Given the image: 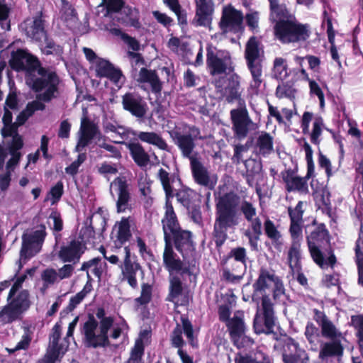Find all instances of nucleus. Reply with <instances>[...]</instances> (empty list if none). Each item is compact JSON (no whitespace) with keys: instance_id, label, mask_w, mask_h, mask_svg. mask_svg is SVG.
<instances>
[{"instance_id":"obj_36","label":"nucleus","mask_w":363,"mask_h":363,"mask_svg":"<svg viewBox=\"0 0 363 363\" xmlns=\"http://www.w3.org/2000/svg\"><path fill=\"white\" fill-rule=\"evenodd\" d=\"M157 178L160 181L165 192L166 199L168 201L169 198L173 197L172 183L174 182V177L166 169L160 168L157 174Z\"/></svg>"},{"instance_id":"obj_43","label":"nucleus","mask_w":363,"mask_h":363,"mask_svg":"<svg viewBox=\"0 0 363 363\" xmlns=\"http://www.w3.org/2000/svg\"><path fill=\"white\" fill-rule=\"evenodd\" d=\"M259 55L258 43L255 37L250 38L245 48V58L247 64L259 62L257 59Z\"/></svg>"},{"instance_id":"obj_23","label":"nucleus","mask_w":363,"mask_h":363,"mask_svg":"<svg viewBox=\"0 0 363 363\" xmlns=\"http://www.w3.org/2000/svg\"><path fill=\"white\" fill-rule=\"evenodd\" d=\"M164 216L162 220L164 240H171V235L180 229L172 206L166 201Z\"/></svg>"},{"instance_id":"obj_5","label":"nucleus","mask_w":363,"mask_h":363,"mask_svg":"<svg viewBox=\"0 0 363 363\" xmlns=\"http://www.w3.org/2000/svg\"><path fill=\"white\" fill-rule=\"evenodd\" d=\"M111 328L110 319L105 318L101 323H98L93 317H89L82 328L84 345L91 348L108 346L109 345L108 332Z\"/></svg>"},{"instance_id":"obj_40","label":"nucleus","mask_w":363,"mask_h":363,"mask_svg":"<svg viewBox=\"0 0 363 363\" xmlns=\"http://www.w3.org/2000/svg\"><path fill=\"white\" fill-rule=\"evenodd\" d=\"M272 76L277 79L284 80L288 75V65L285 58L276 57L273 63Z\"/></svg>"},{"instance_id":"obj_33","label":"nucleus","mask_w":363,"mask_h":363,"mask_svg":"<svg viewBox=\"0 0 363 363\" xmlns=\"http://www.w3.org/2000/svg\"><path fill=\"white\" fill-rule=\"evenodd\" d=\"M230 258H233L235 261L239 262L240 274L233 275V278L230 277V273L229 271L225 270L224 274L228 279L233 280L234 279H240L242 277V272L246 267L247 255L246 250L244 247H236L233 249L230 253Z\"/></svg>"},{"instance_id":"obj_51","label":"nucleus","mask_w":363,"mask_h":363,"mask_svg":"<svg viewBox=\"0 0 363 363\" xmlns=\"http://www.w3.org/2000/svg\"><path fill=\"white\" fill-rule=\"evenodd\" d=\"M152 298V286L147 284L142 285L140 296L135 299L136 306H140L147 304Z\"/></svg>"},{"instance_id":"obj_11","label":"nucleus","mask_w":363,"mask_h":363,"mask_svg":"<svg viewBox=\"0 0 363 363\" xmlns=\"http://www.w3.org/2000/svg\"><path fill=\"white\" fill-rule=\"evenodd\" d=\"M45 226L40 225L36 230L27 231L22 236L21 259H27L38 253L46 236Z\"/></svg>"},{"instance_id":"obj_39","label":"nucleus","mask_w":363,"mask_h":363,"mask_svg":"<svg viewBox=\"0 0 363 363\" xmlns=\"http://www.w3.org/2000/svg\"><path fill=\"white\" fill-rule=\"evenodd\" d=\"M62 7L61 10V18L67 23V26L72 29L76 28L78 23V19L74 9L68 3L62 0Z\"/></svg>"},{"instance_id":"obj_32","label":"nucleus","mask_w":363,"mask_h":363,"mask_svg":"<svg viewBox=\"0 0 363 363\" xmlns=\"http://www.w3.org/2000/svg\"><path fill=\"white\" fill-rule=\"evenodd\" d=\"M270 4V19L277 23L286 21L295 18L287 11L286 6L278 4V0H269Z\"/></svg>"},{"instance_id":"obj_62","label":"nucleus","mask_w":363,"mask_h":363,"mask_svg":"<svg viewBox=\"0 0 363 363\" xmlns=\"http://www.w3.org/2000/svg\"><path fill=\"white\" fill-rule=\"evenodd\" d=\"M182 329L184 335L189 340V343L192 347L196 346V342L194 340L193 326L188 319H182Z\"/></svg>"},{"instance_id":"obj_15","label":"nucleus","mask_w":363,"mask_h":363,"mask_svg":"<svg viewBox=\"0 0 363 363\" xmlns=\"http://www.w3.org/2000/svg\"><path fill=\"white\" fill-rule=\"evenodd\" d=\"M122 105L124 110L138 118L145 116L148 110L143 98L138 93L128 92L122 96Z\"/></svg>"},{"instance_id":"obj_26","label":"nucleus","mask_w":363,"mask_h":363,"mask_svg":"<svg viewBox=\"0 0 363 363\" xmlns=\"http://www.w3.org/2000/svg\"><path fill=\"white\" fill-rule=\"evenodd\" d=\"M240 211L245 218L250 223V227L257 238L262 235V221L256 217L257 211L255 207L249 201H244L241 203Z\"/></svg>"},{"instance_id":"obj_50","label":"nucleus","mask_w":363,"mask_h":363,"mask_svg":"<svg viewBox=\"0 0 363 363\" xmlns=\"http://www.w3.org/2000/svg\"><path fill=\"white\" fill-rule=\"evenodd\" d=\"M194 196V191L191 189H182L176 194L177 201L187 208L191 206L192 199Z\"/></svg>"},{"instance_id":"obj_35","label":"nucleus","mask_w":363,"mask_h":363,"mask_svg":"<svg viewBox=\"0 0 363 363\" xmlns=\"http://www.w3.org/2000/svg\"><path fill=\"white\" fill-rule=\"evenodd\" d=\"M255 148L260 155H269L274 150L273 137L268 133L261 132L257 138Z\"/></svg>"},{"instance_id":"obj_45","label":"nucleus","mask_w":363,"mask_h":363,"mask_svg":"<svg viewBox=\"0 0 363 363\" xmlns=\"http://www.w3.org/2000/svg\"><path fill=\"white\" fill-rule=\"evenodd\" d=\"M130 222L128 218H123L115 228H117V241L122 245L130 237Z\"/></svg>"},{"instance_id":"obj_10","label":"nucleus","mask_w":363,"mask_h":363,"mask_svg":"<svg viewBox=\"0 0 363 363\" xmlns=\"http://www.w3.org/2000/svg\"><path fill=\"white\" fill-rule=\"evenodd\" d=\"M0 312V324L11 323L21 315L29 307L28 293L26 290L18 291Z\"/></svg>"},{"instance_id":"obj_22","label":"nucleus","mask_w":363,"mask_h":363,"mask_svg":"<svg viewBox=\"0 0 363 363\" xmlns=\"http://www.w3.org/2000/svg\"><path fill=\"white\" fill-rule=\"evenodd\" d=\"M190 165L193 177L199 184L210 189L214 187L216 182L211 179L208 170L201 162L199 157L192 158L190 161Z\"/></svg>"},{"instance_id":"obj_7","label":"nucleus","mask_w":363,"mask_h":363,"mask_svg":"<svg viewBox=\"0 0 363 363\" xmlns=\"http://www.w3.org/2000/svg\"><path fill=\"white\" fill-rule=\"evenodd\" d=\"M324 240L328 242V231L325 230L324 225L321 224L307 237L309 252L313 261L321 268H325L328 266L333 267L336 262L335 255L330 254L328 258L325 259L320 250V242Z\"/></svg>"},{"instance_id":"obj_27","label":"nucleus","mask_w":363,"mask_h":363,"mask_svg":"<svg viewBox=\"0 0 363 363\" xmlns=\"http://www.w3.org/2000/svg\"><path fill=\"white\" fill-rule=\"evenodd\" d=\"M163 252V263L168 272H179L182 269L183 263L174 252L171 240H167Z\"/></svg>"},{"instance_id":"obj_20","label":"nucleus","mask_w":363,"mask_h":363,"mask_svg":"<svg viewBox=\"0 0 363 363\" xmlns=\"http://www.w3.org/2000/svg\"><path fill=\"white\" fill-rule=\"evenodd\" d=\"M213 11L212 0H196V15L193 23L196 26L209 27Z\"/></svg>"},{"instance_id":"obj_37","label":"nucleus","mask_w":363,"mask_h":363,"mask_svg":"<svg viewBox=\"0 0 363 363\" xmlns=\"http://www.w3.org/2000/svg\"><path fill=\"white\" fill-rule=\"evenodd\" d=\"M147 335L146 331L140 333L139 337L135 342L134 347L131 350L130 357L127 363H141L142 356L144 353L143 340Z\"/></svg>"},{"instance_id":"obj_21","label":"nucleus","mask_w":363,"mask_h":363,"mask_svg":"<svg viewBox=\"0 0 363 363\" xmlns=\"http://www.w3.org/2000/svg\"><path fill=\"white\" fill-rule=\"evenodd\" d=\"M166 301L172 302L174 307L186 306L189 303V296L184 291L179 278L172 277L169 279V293Z\"/></svg>"},{"instance_id":"obj_56","label":"nucleus","mask_w":363,"mask_h":363,"mask_svg":"<svg viewBox=\"0 0 363 363\" xmlns=\"http://www.w3.org/2000/svg\"><path fill=\"white\" fill-rule=\"evenodd\" d=\"M139 190L147 206H150L153 201L150 184L147 181L140 182L139 183Z\"/></svg>"},{"instance_id":"obj_57","label":"nucleus","mask_w":363,"mask_h":363,"mask_svg":"<svg viewBox=\"0 0 363 363\" xmlns=\"http://www.w3.org/2000/svg\"><path fill=\"white\" fill-rule=\"evenodd\" d=\"M63 194V184L58 182L53 187L51 188L46 200H50L51 204L54 205L61 198Z\"/></svg>"},{"instance_id":"obj_48","label":"nucleus","mask_w":363,"mask_h":363,"mask_svg":"<svg viewBox=\"0 0 363 363\" xmlns=\"http://www.w3.org/2000/svg\"><path fill=\"white\" fill-rule=\"evenodd\" d=\"M127 54L130 60L132 76L134 78L138 74L139 69L144 67L145 60L141 55L138 52L128 51Z\"/></svg>"},{"instance_id":"obj_1","label":"nucleus","mask_w":363,"mask_h":363,"mask_svg":"<svg viewBox=\"0 0 363 363\" xmlns=\"http://www.w3.org/2000/svg\"><path fill=\"white\" fill-rule=\"evenodd\" d=\"M11 67L26 73V84L38 94V99L49 102L57 96L59 78L55 72L40 67L38 60L23 50L12 52L9 60Z\"/></svg>"},{"instance_id":"obj_24","label":"nucleus","mask_w":363,"mask_h":363,"mask_svg":"<svg viewBox=\"0 0 363 363\" xmlns=\"http://www.w3.org/2000/svg\"><path fill=\"white\" fill-rule=\"evenodd\" d=\"M242 21V13L232 6H225L223 9L220 26L223 30L240 26Z\"/></svg>"},{"instance_id":"obj_46","label":"nucleus","mask_w":363,"mask_h":363,"mask_svg":"<svg viewBox=\"0 0 363 363\" xmlns=\"http://www.w3.org/2000/svg\"><path fill=\"white\" fill-rule=\"evenodd\" d=\"M41 279L43 281V291L46 290L49 286L60 281L57 271L52 268L45 269L41 274Z\"/></svg>"},{"instance_id":"obj_53","label":"nucleus","mask_w":363,"mask_h":363,"mask_svg":"<svg viewBox=\"0 0 363 363\" xmlns=\"http://www.w3.org/2000/svg\"><path fill=\"white\" fill-rule=\"evenodd\" d=\"M4 127L1 129L2 135H11L12 130L16 128V123H12V113L5 108L4 114L2 118Z\"/></svg>"},{"instance_id":"obj_19","label":"nucleus","mask_w":363,"mask_h":363,"mask_svg":"<svg viewBox=\"0 0 363 363\" xmlns=\"http://www.w3.org/2000/svg\"><path fill=\"white\" fill-rule=\"evenodd\" d=\"M85 250V244L82 240L73 239L67 245L61 247L58 252V257L64 262L76 263L79 262Z\"/></svg>"},{"instance_id":"obj_30","label":"nucleus","mask_w":363,"mask_h":363,"mask_svg":"<svg viewBox=\"0 0 363 363\" xmlns=\"http://www.w3.org/2000/svg\"><path fill=\"white\" fill-rule=\"evenodd\" d=\"M135 135L142 142L154 145L160 150L169 151V146L161 135L155 132L140 131Z\"/></svg>"},{"instance_id":"obj_8","label":"nucleus","mask_w":363,"mask_h":363,"mask_svg":"<svg viewBox=\"0 0 363 363\" xmlns=\"http://www.w3.org/2000/svg\"><path fill=\"white\" fill-rule=\"evenodd\" d=\"M169 135L183 157L188 158L190 161L192 158L198 157V154L194 152L195 141L198 139L203 140L205 137L201 135V131L197 127L189 126L188 131L186 133H181L177 130H172Z\"/></svg>"},{"instance_id":"obj_28","label":"nucleus","mask_w":363,"mask_h":363,"mask_svg":"<svg viewBox=\"0 0 363 363\" xmlns=\"http://www.w3.org/2000/svg\"><path fill=\"white\" fill-rule=\"evenodd\" d=\"M283 180L288 191H297L303 194L308 191L306 178L300 177L291 172H286L283 176Z\"/></svg>"},{"instance_id":"obj_60","label":"nucleus","mask_w":363,"mask_h":363,"mask_svg":"<svg viewBox=\"0 0 363 363\" xmlns=\"http://www.w3.org/2000/svg\"><path fill=\"white\" fill-rule=\"evenodd\" d=\"M48 224L50 228L54 231L59 233L63 228L62 220L59 213L52 212L48 218Z\"/></svg>"},{"instance_id":"obj_12","label":"nucleus","mask_w":363,"mask_h":363,"mask_svg":"<svg viewBox=\"0 0 363 363\" xmlns=\"http://www.w3.org/2000/svg\"><path fill=\"white\" fill-rule=\"evenodd\" d=\"M230 119L234 136L240 140H244L251 130L256 128L245 106L231 110Z\"/></svg>"},{"instance_id":"obj_63","label":"nucleus","mask_w":363,"mask_h":363,"mask_svg":"<svg viewBox=\"0 0 363 363\" xmlns=\"http://www.w3.org/2000/svg\"><path fill=\"white\" fill-rule=\"evenodd\" d=\"M182 330L181 327L177 325V327L174 329L172 337H171V341L172 344L174 347H177L179 349H182V347L184 345L185 342L182 338Z\"/></svg>"},{"instance_id":"obj_14","label":"nucleus","mask_w":363,"mask_h":363,"mask_svg":"<svg viewBox=\"0 0 363 363\" xmlns=\"http://www.w3.org/2000/svg\"><path fill=\"white\" fill-rule=\"evenodd\" d=\"M120 255L122 260L119 265L121 271V279L127 281L131 287L136 288L138 286L136 274L141 270V267L131 257L128 247H125Z\"/></svg>"},{"instance_id":"obj_2","label":"nucleus","mask_w":363,"mask_h":363,"mask_svg":"<svg viewBox=\"0 0 363 363\" xmlns=\"http://www.w3.org/2000/svg\"><path fill=\"white\" fill-rule=\"evenodd\" d=\"M252 299H262V315L257 311L254 319V329L256 333H270L275 323L273 303L268 292L272 294L275 303L284 301L285 288L282 280L274 272L262 268L258 279L253 284Z\"/></svg>"},{"instance_id":"obj_6","label":"nucleus","mask_w":363,"mask_h":363,"mask_svg":"<svg viewBox=\"0 0 363 363\" xmlns=\"http://www.w3.org/2000/svg\"><path fill=\"white\" fill-rule=\"evenodd\" d=\"M274 29L275 37L284 44L305 41L310 35L309 26L298 23L295 18L277 23Z\"/></svg>"},{"instance_id":"obj_18","label":"nucleus","mask_w":363,"mask_h":363,"mask_svg":"<svg viewBox=\"0 0 363 363\" xmlns=\"http://www.w3.org/2000/svg\"><path fill=\"white\" fill-rule=\"evenodd\" d=\"M20 29L28 38L33 40H46V33L41 16L27 18L20 25Z\"/></svg>"},{"instance_id":"obj_29","label":"nucleus","mask_w":363,"mask_h":363,"mask_svg":"<svg viewBox=\"0 0 363 363\" xmlns=\"http://www.w3.org/2000/svg\"><path fill=\"white\" fill-rule=\"evenodd\" d=\"M130 155L134 162L141 168L148 165L150 161V155L145 150L141 144L137 142L130 143L127 145Z\"/></svg>"},{"instance_id":"obj_49","label":"nucleus","mask_w":363,"mask_h":363,"mask_svg":"<svg viewBox=\"0 0 363 363\" xmlns=\"http://www.w3.org/2000/svg\"><path fill=\"white\" fill-rule=\"evenodd\" d=\"M99 261V259L98 258H94L89 260V262L83 263L82 265L81 270L86 271V274L89 279H91V274H93L98 278L100 277L101 272L97 267Z\"/></svg>"},{"instance_id":"obj_4","label":"nucleus","mask_w":363,"mask_h":363,"mask_svg":"<svg viewBox=\"0 0 363 363\" xmlns=\"http://www.w3.org/2000/svg\"><path fill=\"white\" fill-rule=\"evenodd\" d=\"M314 319L320 327L322 336L330 340L321 344L319 358L323 362H327L329 357H337L339 360L343 354L346 342L345 333L321 311H315Z\"/></svg>"},{"instance_id":"obj_55","label":"nucleus","mask_w":363,"mask_h":363,"mask_svg":"<svg viewBox=\"0 0 363 363\" xmlns=\"http://www.w3.org/2000/svg\"><path fill=\"white\" fill-rule=\"evenodd\" d=\"M9 12V8L0 2V27L2 30H9L11 28Z\"/></svg>"},{"instance_id":"obj_44","label":"nucleus","mask_w":363,"mask_h":363,"mask_svg":"<svg viewBox=\"0 0 363 363\" xmlns=\"http://www.w3.org/2000/svg\"><path fill=\"white\" fill-rule=\"evenodd\" d=\"M173 239L177 250L182 251L185 246H189L191 242V233L186 230H182L181 228L171 235V240Z\"/></svg>"},{"instance_id":"obj_16","label":"nucleus","mask_w":363,"mask_h":363,"mask_svg":"<svg viewBox=\"0 0 363 363\" xmlns=\"http://www.w3.org/2000/svg\"><path fill=\"white\" fill-rule=\"evenodd\" d=\"M110 192L113 197H118L116 206L118 212H123L128 208L130 196L128 185L124 178H116L110 184Z\"/></svg>"},{"instance_id":"obj_61","label":"nucleus","mask_w":363,"mask_h":363,"mask_svg":"<svg viewBox=\"0 0 363 363\" xmlns=\"http://www.w3.org/2000/svg\"><path fill=\"white\" fill-rule=\"evenodd\" d=\"M182 329L184 335L189 340V343L192 347L196 346V342L194 340L193 326L188 319H182Z\"/></svg>"},{"instance_id":"obj_9","label":"nucleus","mask_w":363,"mask_h":363,"mask_svg":"<svg viewBox=\"0 0 363 363\" xmlns=\"http://www.w3.org/2000/svg\"><path fill=\"white\" fill-rule=\"evenodd\" d=\"M206 64L212 75L229 74L233 71L230 52L208 45L206 48Z\"/></svg>"},{"instance_id":"obj_54","label":"nucleus","mask_w":363,"mask_h":363,"mask_svg":"<svg viewBox=\"0 0 363 363\" xmlns=\"http://www.w3.org/2000/svg\"><path fill=\"white\" fill-rule=\"evenodd\" d=\"M60 338V327L58 325H55L52 328V333L50 337V344L48 346L49 350H53L54 351L64 353L62 351V347L58 345V341Z\"/></svg>"},{"instance_id":"obj_64","label":"nucleus","mask_w":363,"mask_h":363,"mask_svg":"<svg viewBox=\"0 0 363 363\" xmlns=\"http://www.w3.org/2000/svg\"><path fill=\"white\" fill-rule=\"evenodd\" d=\"M264 230L268 238L272 240H278L281 237L273 222L269 219L264 222Z\"/></svg>"},{"instance_id":"obj_25","label":"nucleus","mask_w":363,"mask_h":363,"mask_svg":"<svg viewBox=\"0 0 363 363\" xmlns=\"http://www.w3.org/2000/svg\"><path fill=\"white\" fill-rule=\"evenodd\" d=\"M226 325L233 342H238L246 330L243 312L241 311L235 312L233 318L228 320Z\"/></svg>"},{"instance_id":"obj_13","label":"nucleus","mask_w":363,"mask_h":363,"mask_svg":"<svg viewBox=\"0 0 363 363\" xmlns=\"http://www.w3.org/2000/svg\"><path fill=\"white\" fill-rule=\"evenodd\" d=\"M215 86L219 99H225L229 103L238 99L240 106H245L244 101L240 99V82L237 75L230 77L227 83L224 78L217 80Z\"/></svg>"},{"instance_id":"obj_41","label":"nucleus","mask_w":363,"mask_h":363,"mask_svg":"<svg viewBox=\"0 0 363 363\" xmlns=\"http://www.w3.org/2000/svg\"><path fill=\"white\" fill-rule=\"evenodd\" d=\"M235 363H271V362L269 357L258 351L251 355L237 354L235 358Z\"/></svg>"},{"instance_id":"obj_52","label":"nucleus","mask_w":363,"mask_h":363,"mask_svg":"<svg viewBox=\"0 0 363 363\" xmlns=\"http://www.w3.org/2000/svg\"><path fill=\"white\" fill-rule=\"evenodd\" d=\"M91 285L89 283H86L81 291L70 298L68 305L69 310L72 311L79 303H81V301L91 291Z\"/></svg>"},{"instance_id":"obj_17","label":"nucleus","mask_w":363,"mask_h":363,"mask_svg":"<svg viewBox=\"0 0 363 363\" xmlns=\"http://www.w3.org/2000/svg\"><path fill=\"white\" fill-rule=\"evenodd\" d=\"M134 79L140 84V87L143 90L147 91L146 84H148L152 93L155 94H161L162 82L155 70L142 67Z\"/></svg>"},{"instance_id":"obj_31","label":"nucleus","mask_w":363,"mask_h":363,"mask_svg":"<svg viewBox=\"0 0 363 363\" xmlns=\"http://www.w3.org/2000/svg\"><path fill=\"white\" fill-rule=\"evenodd\" d=\"M42 101H44L43 99H38L37 96L35 100L27 104L26 108L19 113L16 118V121L15 122L16 128L18 125H22L35 111L45 109V106Z\"/></svg>"},{"instance_id":"obj_42","label":"nucleus","mask_w":363,"mask_h":363,"mask_svg":"<svg viewBox=\"0 0 363 363\" xmlns=\"http://www.w3.org/2000/svg\"><path fill=\"white\" fill-rule=\"evenodd\" d=\"M306 352L304 350L301 349L298 342H296L294 339L292 338H286L284 340V344L283 346V354H282V358L283 361L286 359V357L290 356L293 357L295 355H299L303 354V352Z\"/></svg>"},{"instance_id":"obj_59","label":"nucleus","mask_w":363,"mask_h":363,"mask_svg":"<svg viewBox=\"0 0 363 363\" xmlns=\"http://www.w3.org/2000/svg\"><path fill=\"white\" fill-rule=\"evenodd\" d=\"M323 125V120L321 118H317L313 122L312 133L311 134V142L314 144H318L320 142L319 138L322 133V127Z\"/></svg>"},{"instance_id":"obj_38","label":"nucleus","mask_w":363,"mask_h":363,"mask_svg":"<svg viewBox=\"0 0 363 363\" xmlns=\"http://www.w3.org/2000/svg\"><path fill=\"white\" fill-rule=\"evenodd\" d=\"M248 69L252 75V81L250 87L254 92L257 93L262 83V69L260 62L247 64Z\"/></svg>"},{"instance_id":"obj_34","label":"nucleus","mask_w":363,"mask_h":363,"mask_svg":"<svg viewBox=\"0 0 363 363\" xmlns=\"http://www.w3.org/2000/svg\"><path fill=\"white\" fill-rule=\"evenodd\" d=\"M301 243L292 242L287 254L288 263L292 272L301 270Z\"/></svg>"},{"instance_id":"obj_47","label":"nucleus","mask_w":363,"mask_h":363,"mask_svg":"<svg viewBox=\"0 0 363 363\" xmlns=\"http://www.w3.org/2000/svg\"><path fill=\"white\" fill-rule=\"evenodd\" d=\"M79 133H84L93 139L100 134L98 126L86 117L82 118Z\"/></svg>"},{"instance_id":"obj_58","label":"nucleus","mask_w":363,"mask_h":363,"mask_svg":"<svg viewBox=\"0 0 363 363\" xmlns=\"http://www.w3.org/2000/svg\"><path fill=\"white\" fill-rule=\"evenodd\" d=\"M303 202L299 201L295 208H289L288 211L291 222L303 223Z\"/></svg>"},{"instance_id":"obj_3","label":"nucleus","mask_w":363,"mask_h":363,"mask_svg":"<svg viewBox=\"0 0 363 363\" xmlns=\"http://www.w3.org/2000/svg\"><path fill=\"white\" fill-rule=\"evenodd\" d=\"M240 198L233 193L220 196L216 204V218L212 233L217 247L228 238V230L235 228L240 223L238 206Z\"/></svg>"}]
</instances>
